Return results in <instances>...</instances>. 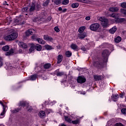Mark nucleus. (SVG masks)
<instances>
[{
  "label": "nucleus",
  "instance_id": "obj_1",
  "mask_svg": "<svg viewBox=\"0 0 126 126\" xmlns=\"http://www.w3.org/2000/svg\"><path fill=\"white\" fill-rule=\"evenodd\" d=\"M17 37H18V34L17 33L14 32L11 34L4 36V39L6 40V41H12V40L16 39Z\"/></svg>",
  "mask_w": 126,
  "mask_h": 126
},
{
  "label": "nucleus",
  "instance_id": "obj_2",
  "mask_svg": "<svg viewBox=\"0 0 126 126\" xmlns=\"http://www.w3.org/2000/svg\"><path fill=\"white\" fill-rule=\"evenodd\" d=\"M110 17H113L115 19H117V22H124L126 20L125 18H118L119 14L113 13L109 15Z\"/></svg>",
  "mask_w": 126,
  "mask_h": 126
},
{
  "label": "nucleus",
  "instance_id": "obj_3",
  "mask_svg": "<svg viewBox=\"0 0 126 126\" xmlns=\"http://www.w3.org/2000/svg\"><path fill=\"white\" fill-rule=\"evenodd\" d=\"M99 20L102 22V26L104 28L108 26V19L105 18L104 17L99 18Z\"/></svg>",
  "mask_w": 126,
  "mask_h": 126
},
{
  "label": "nucleus",
  "instance_id": "obj_4",
  "mask_svg": "<svg viewBox=\"0 0 126 126\" xmlns=\"http://www.w3.org/2000/svg\"><path fill=\"white\" fill-rule=\"evenodd\" d=\"M100 27V25L98 23H95L92 24L90 27V29L92 31H96L99 29V28Z\"/></svg>",
  "mask_w": 126,
  "mask_h": 126
},
{
  "label": "nucleus",
  "instance_id": "obj_5",
  "mask_svg": "<svg viewBox=\"0 0 126 126\" xmlns=\"http://www.w3.org/2000/svg\"><path fill=\"white\" fill-rule=\"evenodd\" d=\"M109 55V51L108 50H104L102 53V56L104 58L103 62L105 63L106 61L108 60V56Z\"/></svg>",
  "mask_w": 126,
  "mask_h": 126
},
{
  "label": "nucleus",
  "instance_id": "obj_6",
  "mask_svg": "<svg viewBox=\"0 0 126 126\" xmlns=\"http://www.w3.org/2000/svg\"><path fill=\"white\" fill-rule=\"evenodd\" d=\"M99 61L100 60L98 59L94 60L93 63V65L95 67H99V66H101V65L103 64V62H99Z\"/></svg>",
  "mask_w": 126,
  "mask_h": 126
},
{
  "label": "nucleus",
  "instance_id": "obj_7",
  "mask_svg": "<svg viewBox=\"0 0 126 126\" xmlns=\"http://www.w3.org/2000/svg\"><path fill=\"white\" fill-rule=\"evenodd\" d=\"M1 105L3 107V111L0 115V119H3V118H4V115H5V113H6V106H4L2 103H1Z\"/></svg>",
  "mask_w": 126,
  "mask_h": 126
},
{
  "label": "nucleus",
  "instance_id": "obj_8",
  "mask_svg": "<svg viewBox=\"0 0 126 126\" xmlns=\"http://www.w3.org/2000/svg\"><path fill=\"white\" fill-rule=\"evenodd\" d=\"M32 40H36L39 44H45V41L42 38H37L34 35L32 36Z\"/></svg>",
  "mask_w": 126,
  "mask_h": 126
},
{
  "label": "nucleus",
  "instance_id": "obj_9",
  "mask_svg": "<svg viewBox=\"0 0 126 126\" xmlns=\"http://www.w3.org/2000/svg\"><path fill=\"white\" fill-rule=\"evenodd\" d=\"M77 81L78 83H84L86 81V79L84 77L79 76L77 79Z\"/></svg>",
  "mask_w": 126,
  "mask_h": 126
},
{
  "label": "nucleus",
  "instance_id": "obj_10",
  "mask_svg": "<svg viewBox=\"0 0 126 126\" xmlns=\"http://www.w3.org/2000/svg\"><path fill=\"white\" fill-rule=\"evenodd\" d=\"M33 33H35V30L33 29H31L28 30L26 32V35L27 36H29L30 35H32Z\"/></svg>",
  "mask_w": 126,
  "mask_h": 126
},
{
  "label": "nucleus",
  "instance_id": "obj_11",
  "mask_svg": "<svg viewBox=\"0 0 126 126\" xmlns=\"http://www.w3.org/2000/svg\"><path fill=\"white\" fill-rule=\"evenodd\" d=\"M18 45L19 47H21V48H23V49H27L28 47L27 44L23 42H19Z\"/></svg>",
  "mask_w": 126,
  "mask_h": 126
},
{
  "label": "nucleus",
  "instance_id": "obj_12",
  "mask_svg": "<svg viewBox=\"0 0 126 126\" xmlns=\"http://www.w3.org/2000/svg\"><path fill=\"white\" fill-rule=\"evenodd\" d=\"M63 57L62 55H59L57 57V63L59 64L63 62Z\"/></svg>",
  "mask_w": 126,
  "mask_h": 126
},
{
  "label": "nucleus",
  "instance_id": "obj_13",
  "mask_svg": "<svg viewBox=\"0 0 126 126\" xmlns=\"http://www.w3.org/2000/svg\"><path fill=\"white\" fill-rule=\"evenodd\" d=\"M43 39L46 41H49V42H53V41H54V39H53L52 37L48 35H44Z\"/></svg>",
  "mask_w": 126,
  "mask_h": 126
},
{
  "label": "nucleus",
  "instance_id": "obj_14",
  "mask_svg": "<svg viewBox=\"0 0 126 126\" xmlns=\"http://www.w3.org/2000/svg\"><path fill=\"white\" fill-rule=\"evenodd\" d=\"M87 36V34H86V32H83V33H81L78 34V37L79 38V39H84V38H85V37Z\"/></svg>",
  "mask_w": 126,
  "mask_h": 126
},
{
  "label": "nucleus",
  "instance_id": "obj_15",
  "mask_svg": "<svg viewBox=\"0 0 126 126\" xmlns=\"http://www.w3.org/2000/svg\"><path fill=\"white\" fill-rule=\"evenodd\" d=\"M36 7V5L35 4V3H32L30 8H29V10L30 12H32L33 11H34V10H35V8Z\"/></svg>",
  "mask_w": 126,
  "mask_h": 126
},
{
  "label": "nucleus",
  "instance_id": "obj_16",
  "mask_svg": "<svg viewBox=\"0 0 126 126\" xmlns=\"http://www.w3.org/2000/svg\"><path fill=\"white\" fill-rule=\"evenodd\" d=\"M109 11L111 12H117V11H119V8L116 7H112L109 8Z\"/></svg>",
  "mask_w": 126,
  "mask_h": 126
},
{
  "label": "nucleus",
  "instance_id": "obj_17",
  "mask_svg": "<svg viewBox=\"0 0 126 126\" xmlns=\"http://www.w3.org/2000/svg\"><path fill=\"white\" fill-rule=\"evenodd\" d=\"M14 53V49H11L9 51L5 53V56H11L12 54Z\"/></svg>",
  "mask_w": 126,
  "mask_h": 126
},
{
  "label": "nucleus",
  "instance_id": "obj_18",
  "mask_svg": "<svg viewBox=\"0 0 126 126\" xmlns=\"http://www.w3.org/2000/svg\"><path fill=\"white\" fill-rule=\"evenodd\" d=\"M39 116L41 119H44L46 117V113H45V111H40L39 112Z\"/></svg>",
  "mask_w": 126,
  "mask_h": 126
},
{
  "label": "nucleus",
  "instance_id": "obj_19",
  "mask_svg": "<svg viewBox=\"0 0 126 126\" xmlns=\"http://www.w3.org/2000/svg\"><path fill=\"white\" fill-rule=\"evenodd\" d=\"M117 27L114 26L109 30V32L111 34H114L116 31H117Z\"/></svg>",
  "mask_w": 126,
  "mask_h": 126
},
{
  "label": "nucleus",
  "instance_id": "obj_20",
  "mask_svg": "<svg viewBox=\"0 0 126 126\" xmlns=\"http://www.w3.org/2000/svg\"><path fill=\"white\" fill-rule=\"evenodd\" d=\"M119 99V95L118 94H113L112 96V99L114 102H116V101Z\"/></svg>",
  "mask_w": 126,
  "mask_h": 126
},
{
  "label": "nucleus",
  "instance_id": "obj_21",
  "mask_svg": "<svg viewBox=\"0 0 126 126\" xmlns=\"http://www.w3.org/2000/svg\"><path fill=\"white\" fill-rule=\"evenodd\" d=\"M34 48L36 51H40L41 50H42V46L40 44H36Z\"/></svg>",
  "mask_w": 126,
  "mask_h": 126
},
{
  "label": "nucleus",
  "instance_id": "obj_22",
  "mask_svg": "<svg viewBox=\"0 0 126 126\" xmlns=\"http://www.w3.org/2000/svg\"><path fill=\"white\" fill-rule=\"evenodd\" d=\"M70 47L72 50H74V51L77 50L78 49V47H77V45L75 44L72 43L71 44Z\"/></svg>",
  "mask_w": 126,
  "mask_h": 126
},
{
  "label": "nucleus",
  "instance_id": "obj_23",
  "mask_svg": "<svg viewBox=\"0 0 126 126\" xmlns=\"http://www.w3.org/2000/svg\"><path fill=\"white\" fill-rule=\"evenodd\" d=\"M35 50V44H32L29 50L30 53H32Z\"/></svg>",
  "mask_w": 126,
  "mask_h": 126
},
{
  "label": "nucleus",
  "instance_id": "obj_24",
  "mask_svg": "<svg viewBox=\"0 0 126 126\" xmlns=\"http://www.w3.org/2000/svg\"><path fill=\"white\" fill-rule=\"evenodd\" d=\"M80 122V120L79 119H77L76 120L71 121V123L73 124V125H77L78 124H79Z\"/></svg>",
  "mask_w": 126,
  "mask_h": 126
},
{
  "label": "nucleus",
  "instance_id": "obj_25",
  "mask_svg": "<svg viewBox=\"0 0 126 126\" xmlns=\"http://www.w3.org/2000/svg\"><path fill=\"white\" fill-rule=\"evenodd\" d=\"M28 106V103L26 102V101H20L19 106H23V107H25V106Z\"/></svg>",
  "mask_w": 126,
  "mask_h": 126
},
{
  "label": "nucleus",
  "instance_id": "obj_26",
  "mask_svg": "<svg viewBox=\"0 0 126 126\" xmlns=\"http://www.w3.org/2000/svg\"><path fill=\"white\" fill-rule=\"evenodd\" d=\"M72 55L71 52L67 51L65 52V56L67 58H70V56Z\"/></svg>",
  "mask_w": 126,
  "mask_h": 126
},
{
  "label": "nucleus",
  "instance_id": "obj_27",
  "mask_svg": "<svg viewBox=\"0 0 126 126\" xmlns=\"http://www.w3.org/2000/svg\"><path fill=\"white\" fill-rule=\"evenodd\" d=\"M85 30V27H81L78 30V32L79 33H83V32Z\"/></svg>",
  "mask_w": 126,
  "mask_h": 126
},
{
  "label": "nucleus",
  "instance_id": "obj_28",
  "mask_svg": "<svg viewBox=\"0 0 126 126\" xmlns=\"http://www.w3.org/2000/svg\"><path fill=\"white\" fill-rule=\"evenodd\" d=\"M77 1L80 2H83L84 3H89L90 2V0H77Z\"/></svg>",
  "mask_w": 126,
  "mask_h": 126
},
{
  "label": "nucleus",
  "instance_id": "obj_29",
  "mask_svg": "<svg viewBox=\"0 0 126 126\" xmlns=\"http://www.w3.org/2000/svg\"><path fill=\"white\" fill-rule=\"evenodd\" d=\"M64 119L65 121H66V122H67L68 123H69V124H71V119H70V118L67 116H65L64 117Z\"/></svg>",
  "mask_w": 126,
  "mask_h": 126
},
{
  "label": "nucleus",
  "instance_id": "obj_30",
  "mask_svg": "<svg viewBox=\"0 0 126 126\" xmlns=\"http://www.w3.org/2000/svg\"><path fill=\"white\" fill-rule=\"evenodd\" d=\"M2 49L4 52H7V51L9 50V46L8 45H6L3 47Z\"/></svg>",
  "mask_w": 126,
  "mask_h": 126
},
{
  "label": "nucleus",
  "instance_id": "obj_31",
  "mask_svg": "<svg viewBox=\"0 0 126 126\" xmlns=\"http://www.w3.org/2000/svg\"><path fill=\"white\" fill-rule=\"evenodd\" d=\"M122 41V38L120 36H118L115 39V41L116 43H120Z\"/></svg>",
  "mask_w": 126,
  "mask_h": 126
},
{
  "label": "nucleus",
  "instance_id": "obj_32",
  "mask_svg": "<svg viewBox=\"0 0 126 126\" xmlns=\"http://www.w3.org/2000/svg\"><path fill=\"white\" fill-rule=\"evenodd\" d=\"M44 67L45 68V69H48V68H50L51 67V63H47L46 64H45L44 65Z\"/></svg>",
  "mask_w": 126,
  "mask_h": 126
},
{
  "label": "nucleus",
  "instance_id": "obj_33",
  "mask_svg": "<svg viewBox=\"0 0 126 126\" xmlns=\"http://www.w3.org/2000/svg\"><path fill=\"white\" fill-rule=\"evenodd\" d=\"M44 48L46 49V50H52V49H53V47H52V46L51 45H49L48 44L45 45L44 46Z\"/></svg>",
  "mask_w": 126,
  "mask_h": 126
},
{
  "label": "nucleus",
  "instance_id": "obj_34",
  "mask_svg": "<svg viewBox=\"0 0 126 126\" xmlns=\"http://www.w3.org/2000/svg\"><path fill=\"white\" fill-rule=\"evenodd\" d=\"M52 1L54 2V3H56L57 5H59V4L61 3L62 0H52Z\"/></svg>",
  "mask_w": 126,
  "mask_h": 126
},
{
  "label": "nucleus",
  "instance_id": "obj_35",
  "mask_svg": "<svg viewBox=\"0 0 126 126\" xmlns=\"http://www.w3.org/2000/svg\"><path fill=\"white\" fill-rule=\"evenodd\" d=\"M50 3V0H46L43 3V6H47V5Z\"/></svg>",
  "mask_w": 126,
  "mask_h": 126
},
{
  "label": "nucleus",
  "instance_id": "obj_36",
  "mask_svg": "<svg viewBox=\"0 0 126 126\" xmlns=\"http://www.w3.org/2000/svg\"><path fill=\"white\" fill-rule=\"evenodd\" d=\"M78 5H79L78 3H75L72 4L71 6L72 8H77V7H78Z\"/></svg>",
  "mask_w": 126,
  "mask_h": 126
},
{
  "label": "nucleus",
  "instance_id": "obj_37",
  "mask_svg": "<svg viewBox=\"0 0 126 126\" xmlns=\"http://www.w3.org/2000/svg\"><path fill=\"white\" fill-rule=\"evenodd\" d=\"M94 79L95 80L98 81V80H101V76H98V75H95L94 76Z\"/></svg>",
  "mask_w": 126,
  "mask_h": 126
},
{
  "label": "nucleus",
  "instance_id": "obj_38",
  "mask_svg": "<svg viewBox=\"0 0 126 126\" xmlns=\"http://www.w3.org/2000/svg\"><path fill=\"white\" fill-rule=\"evenodd\" d=\"M37 78V75H33L31 76V80H35Z\"/></svg>",
  "mask_w": 126,
  "mask_h": 126
},
{
  "label": "nucleus",
  "instance_id": "obj_39",
  "mask_svg": "<svg viewBox=\"0 0 126 126\" xmlns=\"http://www.w3.org/2000/svg\"><path fill=\"white\" fill-rule=\"evenodd\" d=\"M68 2H69V0H64L62 2V4L64 5L68 4Z\"/></svg>",
  "mask_w": 126,
  "mask_h": 126
},
{
  "label": "nucleus",
  "instance_id": "obj_40",
  "mask_svg": "<svg viewBox=\"0 0 126 126\" xmlns=\"http://www.w3.org/2000/svg\"><path fill=\"white\" fill-rule=\"evenodd\" d=\"M20 20V18H18L17 19H15L14 20V25H16V24H18V22H19V21Z\"/></svg>",
  "mask_w": 126,
  "mask_h": 126
},
{
  "label": "nucleus",
  "instance_id": "obj_41",
  "mask_svg": "<svg viewBox=\"0 0 126 126\" xmlns=\"http://www.w3.org/2000/svg\"><path fill=\"white\" fill-rule=\"evenodd\" d=\"M64 73L63 72H58L56 75L57 76H63V75Z\"/></svg>",
  "mask_w": 126,
  "mask_h": 126
},
{
  "label": "nucleus",
  "instance_id": "obj_42",
  "mask_svg": "<svg viewBox=\"0 0 126 126\" xmlns=\"http://www.w3.org/2000/svg\"><path fill=\"white\" fill-rule=\"evenodd\" d=\"M121 7L123 8H126V2H123L121 4Z\"/></svg>",
  "mask_w": 126,
  "mask_h": 126
},
{
  "label": "nucleus",
  "instance_id": "obj_43",
  "mask_svg": "<svg viewBox=\"0 0 126 126\" xmlns=\"http://www.w3.org/2000/svg\"><path fill=\"white\" fill-rule=\"evenodd\" d=\"M54 30L57 33H59V32H60V28H59V27H55L54 28Z\"/></svg>",
  "mask_w": 126,
  "mask_h": 126
},
{
  "label": "nucleus",
  "instance_id": "obj_44",
  "mask_svg": "<svg viewBox=\"0 0 126 126\" xmlns=\"http://www.w3.org/2000/svg\"><path fill=\"white\" fill-rule=\"evenodd\" d=\"M3 64V63H2V58L0 56V67H1Z\"/></svg>",
  "mask_w": 126,
  "mask_h": 126
},
{
  "label": "nucleus",
  "instance_id": "obj_45",
  "mask_svg": "<svg viewBox=\"0 0 126 126\" xmlns=\"http://www.w3.org/2000/svg\"><path fill=\"white\" fill-rule=\"evenodd\" d=\"M121 112L122 114H124V115H126V109L123 108L121 110Z\"/></svg>",
  "mask_w": 126,
  "mask_h": 126
},
{
  "label": "nucleus",
  "instance_id": "obj_46",
  "mask_svg": "<svg viewBox=\"0 0 126 126\" xmlns=\"http://www.w3.org/2000/svg\"><path fill=\"white\" fill-rule=\"evenodd\" d=\"M20 111V109L17 108L15 110L12 111V113H18V112Z\"/></svg>",
  "mask_w": 126,
  "mask_h": 126
},
{
  "label": "nucleus",
  "instance_id": "obj_47",
  "mask_svg": "<svg viewBox=\"0 0 126 126\" xmlns=\"http://www.w3.org/2000/svg\"><path fill=\"white\" fill-rule=\"evenodd\" d=\"M122 13H123L124 15H126V10L122 9L121 10Z\"/></svg>",
  "mask_w": 126,
  "mask_h": 126
},
{
  "label": "nucleus",
  "instance_id": "obj_48",
  "mask_svg": "<svg viewBox=\"0 0 126 126\" xmlns=\"http://www.w3.org/2000/svg\"><path fill=\"white\" fill-rule=\"evenodd\" d=\"M22 11L23 12H24L25 11L26 12V11H27V10H28V8H27V7H24V8H22Z\"/></svg>",
  "mask_w": 126,
  "mask_h": 126
},
{
  "label": "nucleus",
  "instance_id": "obj_49",
  "mask_svg": "<svg viewBox=\"0 0 126 126\" xmlns=\"http://www.w3.org/2000/svg\"><path fill=\"white\" fill-rule=\"evenodd\" d=\"M86 20L89 21L90 20V19H91V18L90 17V16H87L85 18Z\"/></svg>",
  "mask_w": 126,
  "mask_h": 126
},
{
  "label": "nucleus",
  "instance_id": "obj_50",
  "mask_svg": "<svg viewBox=\"0 0 126 126\" xmlns=\"http://www.w3.org/2000/svg\"><path fill=\"white\" fill-rule=\"evenodd\" d=\"M116 126H124V125H123V124H122L121 123H117L115 125Z\"/></svg>",
  "mask_w": 126,
  "mask_h": 126
},
{
  "label": "nucleus",
  "instance_id": "obj_51",
  "mask_svg": "<svg viewBox=\"0 0 126 126\" xmlns=\"http://www.w3.org/2000/svg\"><path fill=\"white\" fill-rule=\"evenodd\" d=\"M124 96H125V93H123L122 94H120V97H121V98H123V97Z\"/></svg>",
  "mask_w": 126,
  "mask_h": 126
},
{
  "label": "nucleus",
  "instance_id": "obj_52",
  "mask_svg": "<svg viewBox=\"0 0 126 126\" xmlns=\"http://www.w3.org/2000/svg\"><path fill=\"white\" fill-rule=\"evenodd\" d=\"M50 105H54V104H56V101L54 100L52 102L49 103Z\"/></svg>",
  "mask_w": 126,
  "mask_h": 126
},
{
  "label": "nucleus",
  "instance_id": "obj_53",
  "mask_svg": "<svg viewBox=\"0 0 126 126\" xmlns=\"http://www.w3.org/2000/svg\"><path fill=\"white\" fill-rule=\"evenodd\" d=\"M58 10L59 11H62V10H63V8H62V7H59L58 8Z\"/></svg>",
  "mask_w": 126,
  "mask_h": 126
},
{
  "label": "nucleus",
  "instance_id": "obj_54",
  "mask_svg": "<svg viewBox=\"0 0 126 126\" xmlns=\"http://www.w3.org/2000/svg\"><path fill=\"white\" fill-rule=\"evenodd\" d=\"M81 94H82L83 95H85V94H86V92H82L81 93Z\"/></svg>",
  "mask_w": 126,
  "mask_h": 126
},
{
  "label": "nucleus",
  "instance_id": "obj_55",
  "mask_svg": "<svg viewBox=\"0 0 126 126\" xmlns=\"http://www.w3.org/2000/svg\"><path fill=\"white\" fill-rule=\"evenodd\" d=\"M29 112H31L32 111V107H31L28 110Z\"/></svg>",
  "mask_w": 126,
  "mask_h": 126
},
{
  "label": "nucleus",
  "instance_id": "obj_56",
  "mask_svg": "<svg viewBox=\"0 0 126 126\" xmlns=\"http://www.w3.org/2000/svg\"><path fill=\"white\" fill-rule=\"evenodd\" d=\"M48 19L49 21H51V19H52V17H48Z\"/></svg>",
  "mask_w": 126,
  "mask_h": 126
},
{
  "label": "nucleus",
  "instance_id": "obj_57",
  "mask_svg": "<svg viewBox=\"0 0 126 126\" xmlns=\"http://www.w3.org/2000/svg\"><path fill=\"white\" fill-rule=\"evenodd\" d=\"M66 9H63V10H62L63 12H65L66 11Z\"/></svg>",
  "mask_w": 126,
  "mask_h": 126
},
{
  "label": "nucleus",
  "instance_id": "obj_58",
  "mask_svg": "<svg viewBox=\"0 0 126 126\" xmlns=\"http://www.w3.org/2000/svg\"><path fill=\"white\" fill-rule=\"evenodd\" d=\"M82 50H83V51H84V52H85V51H86V49L85 48H82Z\"/></svg>",
  "mask_w": 126,
  "mask_h": 126
},
{
  "label": "nucleus",
  "instance_id": "obj_59",
  "mask_svg": "<svg viewBox=\"0 0 126 126\" xmlns=\"http://www.w3.org/2000/svg\"><path fill=\"white\" fill-rule=\"evenodd\" d=\"M19 54H21L22 53V50L21 49L19 50Z\"/></svg>",
  "mask_w": 126,
  "mask_h": 126
},
{
  "label": "nucleus",
  "instance_id": "obj_60",
  "mask_svg": "<svg viewBox=\"0 0 126 126\" xmlns=\"http://www.w3.org/2000/svg\"><path fill=\"white\" fill-rule=\"evenodd\" d=\"M45 104H46V105H48V104L47 103V102H45Z\"/></svg>",
  "mask_w": 126,
  "mask_h": 126
},
{
  "label": "nucleus",
  "instance_id": "obj_61",
  "mask_svg": "<svg viewBox=\"0 0 126 126\" xmlns=\"http://www.w3.org/2000/svg\"><path fill=\"white\" fill-rule=\"evenodd\" d=\"M125 101H126V97H125Z\"/></svg>",
  "mask_w": 126,
  "mask_h": 126
},
{
  "label": "nucleus",
  "instance_id": "obj_62",
  "mask_svg": "<svg viewBox=\"0 0 126 126\" xmlns=\"http://www.w3.org/2000/svg\"><path fill=\"white\" fill-rule=\"evenodd\" d=\"M0 126H3V125H0Z\"/></svg>",
  "mask_w": 126,
  "mask_h": 126
},
{
  "label": "nucleus",
  "instance_id": "obj_63",
  "mask_svg": "<svg viewBox=\"0 0 126 126\" xmlns=\"http://www.w3.org/2000/svg\"><path fill=\"white\" fill-rule=\"evenodd\" d=\"M6 4V5H8V4Z\"/></svg>",
  "mask_w": 126,
  "mask_h": 126
},
{
  "label": "nucleus",
  "instance_id": "obj_64",
  "mask_svg": "<svg viewBox=\"0 0 126 126\" xmlns=\"http://www.w3.org/2000/svg\"><path fill=\"white\" fill-rule=\"evenodd\" d=\"M5 3H6V1H5Z\"/></svg>",
  "mask_w": 126,
  "mask_h": 126
}]
</instances>
